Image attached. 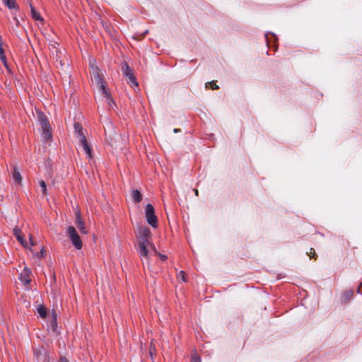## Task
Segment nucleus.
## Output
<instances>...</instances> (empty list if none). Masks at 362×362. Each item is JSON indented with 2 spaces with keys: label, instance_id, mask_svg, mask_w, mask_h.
<instances>
[{
  "label": "nucleus",
  "instance_id": "1",
  "mask_svg": "<svg viewBox=\"0 0 362 362\" xmlns=\"http://www.w3.org/2000/svg\"><path fill=\"white\" fill-rule=\"evenodd\" d=\"M89 64L91 69L90 74L92 77V83L96 86L98 91H100L105 98L106 103L110 107L109 110L115 111L113 108V107L115 106V103L110 98V93L106 89L105 83L103 79V74L101 71L97 66L95 59H90Z\"/></svg>",
  "mask_w": 362,
  "mask_h": 362
},
{
  "label": "nucleus",
  "instance_id": "2",
  "mask_svg": "<svg viewBox=\"0 0 362 362\" xmlns=\"http://www.w3.org/2000/svg\"><path fill=\"white\" fill-rule=\"evenodd\" d=\"M89 64L91 69L90 74L92 77V83L96 86L98 91H100L105 98L106 103L110 107L109 110L115 111L113 108V107L115 106V103L110 98V93L106 89L105 83L103 79V74L101 71L97 66L95 59H90Z\"/></svg>",
  "mask_w": 362,
  "mask_h": 362
},
{
  "label": "nucleus",
  "instance_id": "3",
  "mask_svg": "<svg viewBox=\"0 0 362 362\" xmlns=\"http://www.w3.org/2000/svg\"><path fill=\"white\" fill-rule=\"evenodd\" d=\"M139 239V254L142 260H148V245L150 244L149 238L151 236L150 230L146 226H139L137 230Z\"/></svg>",
  "mask_w": 362,
  "mask_h": 362
},
{
  "label": "nucleus",
  "instance_id": "4",
  "mask_svg": "<svg viewBox=\"0 0 362 362\" xmlns=\"http://www.w3.org/2000/svg\"><path fill=\"white\" fill-rule=\"evenodd\" d=\"M66 234L75 249L81 250L82 248L83 241L74 226H68Z\"/></svg>",
  "mask_w": 362,
  "mask_h": 362
},
{
  "label": "nucleus",
  "instance_id": "5",
  "mask_svg": "<svg viewBox=\"0 0 362 362\" xmlns=\"http://www.w3.org/2000/svg\"><path fill=\"white\" fill-rule=\"evenodd\" d=\"M13 235L16 236V239L25 248H28L30 251H32L31 247L34 246L35 243H34L31 235H29V242H27L24 239L22 231L19 228L15 227L13 229Z\"/></svg>",
  "mask_w": 362,
  "mask_h": 362
},
{
  "label": "nucleus",
  "instance_id": "6",
  "mask_svg": "<svg viewBox=\"0 0 362 362\" xmlns=\"http://www.w3.org/2000/svg\"><path fill=\"white\" fill-rule=\"evenodd\" d=\"M39 121L42 130L43 139L45 141H49L52 139L51 127L49 121L45 115H40L39 117Z\"/></svg>",
  "mask_w": 362,
  "mask_h": 362
},
{
  "label": "nucleus",
  "instance_id": "7",
  "mask_svg": "<svg viewBox=\"0 0 362 362\" xmlns=\"http://www.w3.org/2000/svg\"><path fill=\"white\" fill-rule=\"evenodd\" d=\"M145 216L147 223L153 228H156L158 226V219L155 215L154 208L153 205L148 204L145 208Z\"/></svg>",
  "mask_w": 362,
  "mask_h": 362
},
{
  "label": "nucleus",
  "instance_id": "8",
  "mask_svg": "<svg viewBox=\"0 0 362 362\" xmlns=\"http://www.w3.org/2000/svg\"><path fill=\"white\" fill-rule=\"evenodd\" d=\"M75 223L82 234H86L88 233L87 229L85 226V223H84L83 221L82 220L79 212H77L76 214Z\"/></svg>",
  "mask_w": 362,
  "mask_h": 362
},
{
  "label": "nucleus",
  "instance_id": "9",
  "mask_svg": "<svg viewBox=\"0 0 362 362\" xmlns=\"http://www.w3.org/2000/svg\"><path fill=\"white\" fill-rule=\"evenodd\" d=\"M30 275L31 271L28 267H25L23 272L20 274L19 279L23 284L28 285L31 281Z\"/></svg>",
  "mask_w": 362,
  "mask_h": 362
},
{
  "label": "nucleus",
  "instance_id": "10",
  "mask_svg": "<svg viewBox=\"0 0 362 362\" xmlns=\"http://www.w3.org/2000/svg\"><path fill=\"white\" fill-rule=\"evenodd\" d=\"M80 143H81L84 151L88 156V158H92L91 149H90L89 144H88L86 136H81V141H80Z\"/></svg>",
  "mask_w": 362,
  "mask_h": 362
},
{
  "label": "nucleus",
  "instance_id": "11",
  "mask_svg": "<svg viewBox=\"0 0 362 362\" xmlns=\"http://www.w3.org/2000/svg\"><path fill=\"white\" fill-rule=\"evenodd\" d=\"M122 72L123 74L128 78L129 77L134 75L133 71L130 69L128 64L124 62L122 65Z\"/></svg>",
  "mask_w": 362,
  "mask_h": 362
},
{
  "label": "nucleus",
  "instance_id": "12",
  "mask_svg": "<svg viewBox=\"0 0 362 362\" xmlns=\"http://www.w3.org/2000/svg\"><path fill=\"white\" fill-rule=\"evenodd\" d=\"M128 83L132 88H134V89L136 92L139 90V83L136 81V77L134 76V75H132V76L128 78Z\"/></svg>",
  "mask_w": 362,
  "mask_h": 362
},
{
  "label": "nucleus",
  "instance_id": "13",
  "mask_svg": "<svg viewBox=\"0 0 362 362\" xmlns=\"http://www.w3.org/2000/svg\"><path fill=\"white\" fill-rule=\"evenodd\" d=\"M74 130H75L76 134H77V135H78L79 141H81V136H85V135L83 132L82 126L79 123H75L74 124Z\"/></svg>",
  "mask_w": 362,
  "mask_h": 362
},
{
  "label": "nucleus",
  "instance_id": "14",
  "mask_svg": "<svg viewBox=\"0 0 362 362\" xmlns=\"http://www.w3.org/2000/svg\"><path fill=\"white\" fill-rule=\"evenodd\" d=\"M13 178L18 184H21L22 182L21 175L16 166H14L13 168Z\"/></svg>",
  "mask_w": 362,
  "mask_h": 362
},
{
  "label": "nucleus",
  "instance_id": "15",
  "mask_svg": "<svg viewBox=\"0 0 362 362\" xmlns=\"http://www.w3.org/2000/svg\"><path fill=\"white\" fill-rule=\"evenodd\" d=\"M132 197L133 200L136 202H139L142 199L141 194L139 190L132 191Z\"/></svg>",
  "mask_w": 362,
  "mask_h": 362
},
{
  "label": "nucleus",
  "instance_id": "16",
  "mask_svg": "<svg viewBox=\"0 0 362 362\" xmlns=\"http://www.w3.org/2000/svg\"><path fill=\"white\" fill-rule=\"evenodd\" d=\"M30 6L31 8V15L33 18H34L36 21H42V18L40 13L35 9V8L32 6L31 4H30Z\"/></svg>",
  "mask_w": 362,
  "mask_h": 362
},
{
  "label": "nucleus",
  "instance_id": "17",
  "mask_svg": "<svg viewBox=\"0 0 362 362\" xmlns=\"http://www.w3.org/2000/svg\"><path fill=\"white\" fill-rule=\"evenodd\" d=\"M37 310L41 317L45 318L46 317L47 310H46L45 308L44 307V305H39L37 308Z\"/></svg>",
  "mask_w": 362,
  "mask_h": 362
},
{
  "label": "nucleus",
  "instance_id": "18",
  "mask_svg": "<svg viewBox=\"0 0 362 362\" xmlns=\"http://www.w3.org/2000/svg\"><path fill=\"white\" fill-rule=\"evenodd\" d=\"M4 4L10 9L15 8L16 7L15 0H3Z\"/></svg>",
  "mask_w": 362,
  "mask_h": 362
},
{
  "label": "nucleus",
  "instance_id": "19",
  "mask_svg": "<svg viewBox=\"0 0 362 362\" xmlns=\"http://www.w3.org/2000/svg\"><path fill=\"white\" fill-rule=\"evenodd\" d=\"M40 185L42 188V192L43 194L46 195L47 194V186H46L45 181L41 180L40 182Z\"/></svg>",
  "mask_w": 362,
  "mask_h": 362
},
{
  "label": "nucleus",
  "instance_id": "20",
  "mask_svg": "<svg viewBox=\"0 0 362 362\" xmlns=\"http://www.w3.org/2000/svg\"><path fill=\"white\" fill-rule=\"evenodd\" d=\"M177 278L182 280L183 282L186 281L185 274L183 271H180L177 274Z\"/></svg>",
  "mask_w": 362,
  "mask_h": 362
},
{
  "label": "nucleus",
  "instance_id": "21",
  "mask_svg": "<svg viewBox=\"0 0 362 362\" xmlns=\"http://www.w3.org/2000/svg\"><path fill=\"white\" fill-rule=\"evenodd\" d=\"M208 86H210L211 89L216 90L218 88V86L214 82L207 83L206 84V87H208Z\"/></svg>",
  "mask_w": 362,
  "mask_h": 362
},
{
  "label": "nucleus",
  "instance_id": "22",
  "mask_svg": "<svg viewBox=\"0 0 362 362\" xmlns=\"http://www.w3.org/2000/svg\"><path fill=\"white\" fill-rule=\"evenodd\" d=\"M45 249L42 247L40 250V253H36L35 255L37 257V258H41V257H43L45 256Z\"/></svg>",
  "mask_w": 362,
  "mask_h": 362
},
{
  "label": "nucleus",
  "instance_id": "23",
  "mask_svg": "<svg viewBox=\"0 0 362 362\" xmlns=\"http://www.w3.org/2000/svg\"><path fill=\"white\" fill-rule=\"evenodd\" d=\"M307 255L310 257V258H312V257H313L315 259L316 258L315 250L313 248L310 249V252H308Z\"/></svg>",
  "mask_w": 362,
  "mask_h": 362
},
{
  "label": "nucleus",
  "instance_id": "24",
  "mask_svg": "<svg viewBox=\"0 0 362 362\" xmlns=\"http://www.w3.org/2000/svg\"><path fill=\"white\" fill-rule=\"evenodd\" d=\"M192 362H201V358H200V357H199L196 354H194L192 357Z\"/></svg>",
  "mask_w": 362,
  "mask_h": 362
},
{
  "label": "nucleus",
  "instance_id": "25",
  "mask_svg": "<svg viewBox=\"0 0 362 362\" xmlns=\"http://www.w3.org/2000/svg\"><path fill=\"white\" fill-rule=\"evenodd\" d=\"M148 247H150L151 248V250L155 252V254H158V252L157 251L155 245L150 242V244L148 245Z\"/></svg>",
  "mask_w": 362,
  "mask_h": 362
},
{
  "label": "nucleus",
  "instance_id": "26",
  "mask_svg": "<svg viewBox=\"0 0 362 362\" xmlns=\"http://www.w3.org/2000/svg\"><path fill=\"white\" fill-rule=\"evenodd\" d=\"M156 352V348L154 346H153L152 344H151V346H150V355L153 358V354H155Z\"/></svg>",
  "mask_w": 362,
  "mask_h": 362
},
{
  "label": "nucleus",
  "instance_id": "27",
  "mask_svg": "<svg viewBox=\"0 0 362 362\" xmlns=\"http://www.w3.org/2000/svg\"><path fill=\"white\" fill-rule=\"evenodd\" d=\"M0 59H1V61L4 63V64L6 66H7V64H6V58L5 54H4V55L1 56V57H0Z\"/></svg>",
  "mask_w": 362,
  "mask_h": 362
},
{
  "label": "nucleus",
  "instance_id": "28",
  "mask_svg": "<svg viewBox=\"0 0 362 362\" xmlns=\"http://www.w3.org/2000/svg\"><path fill=\"white\" fill-rule=\"evenodd\" d=\"M51 324L53 329H55V327H57V319L52 320Z\"/></svg>",
  "mask_w": 362,
  "mask_h": 362
},
{
  "label": "nucleus",
  "instance_id": "29",
  "mask_svg": "<svg viewBox=\"0 0 362 362\" xmlns=\"http://www.w3.org/2000/svg\"><path fill=\"white\" fill-rule=\"evenodd\" d=\"M157 255H158L159 256V257H160L162 260H163V261H165V260L167 259V257H166L165 255H164L160 254L159 252H158V254H157Z\"/></svg>",
  "mask_w": 362,
  "mask_h": 362
},
{
  "label": "nucleus",
  "instance_id": "30",
  "mask_svg": "<svg viewBox=\"0 0 362 362\" xmlns=\"http://www.w3.org/2000/svg\"><path fill=\"white\" fill-rule=\"evenodd\" d=\"M52 320L53 319H57V313H56V311L53 310L52 312Z\"/></svg>",
  "mask_w": 362,
  "mask_h": 362
},
{
  "label": "nucleus",
  "instance_id": "31",
  "mask_svg": "<svg viewBox=\"0 0 362 362\" xmlns=\"http://www.w3.org/2000/svg\"><path fill=\"white\" fill-rule=\"evenodd\" d=\"M59 362H69V361L64 357H61Z\"/></svg>",
  "mask_w": 362,
  "mask_h": 362
},
{
  "label": "nucleus",
  "instance_id": "32",
  "mask_svg": "<svg viewBox=\"0 0 362 362\" xmlns=\"http://www.w3.org/2000/svg\"><path fill=\"white\" fill-rule=\"evenodd\" d=\"M2 55H4V49L2 48V45H0V57L2 56Z\"/></svg>",
  "mask_w": 362,
  "mask_h": 362
},
{
  "label": "nucleus",
  "instance_id": "33",
  "mask_svg": "<svg viewBox=\"0 0 362 362\" xmlns=\"http://www.w3.org/2000/svg\"><path fill=\"white\" fill-rule=\"evenodd\" d=\"M173 132H174L175 133L180 132V129H177V128H176V129H173Z\"/></svg>",
  "mask_w": 362,
  "mask_h": 362
},
{
  "label": "nucleus",
  "instance_id": "34",
  "mask_svg": "<svg viewBox=\"0 0 362 362\" xmlns=\"http://www.w3.org/2000/svg\"><path fill=\"white\" fill-rule=\"evenodd\" d=\"M13 19H14V21H16V24H17V25H18V23H19L18 20L16 17H14V18H13Z\"/></svg>",
  "mask_w": 362,
  "mask_h": 362
},
{
  "label": "nucleus",
  "instance_id": "35",
  "mask_svg": "<svg viewBox=\"0 0 362 362\" xmlns=\"http://www.w3.org/2000/svg\"><path fill=\"white\" fill-rule=\"evenodd\" d=\"M194 194L196 196H198V194H199V192L197 189H194Z\"/></svg>",
  "mask_w": 362,
  "mask_h": 362
}]
</instances>
